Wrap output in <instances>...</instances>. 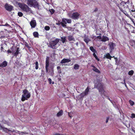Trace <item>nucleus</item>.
Returning a JSON list of instances; mask_svg holds the SVG:
<instances>
[{
  "instance_id": "nucleus-32",
  "label": "nucleus",
  "mask_w": 135,
  "mask_h": 135,
  "mask_svg": "<svg viewBox=\"0 0 135 135\" xmlns=\"http://www.w3.org/2000/svg\"><path fill=\"white\" fill-rule=\"evenodd\" d=\"M35 69L36 70H37L38 69V63L37 61H36L35 63Z\"/></svg>"
},
{
  "instance_id": "nucleus-44",
  "label": "nucleus",
  "mask_w": 135,
  "mask_h": 135,
  "mask_svg": "<svg viewBox=\"0 0 135 135\" xmlns=\"http://www.w3.org/2000/svg\"><path fill=\"white\" fill-rule=\"evenodd\" d=\"M85 93H84V92H83L81 93L80 95L81 97H83L85 95Z\"/></svg>"
},
{
  "instance_id": "nucleus-9",
  "label": "nucleus",
  "mask_w": 135,
  "mask_h": 135,
  "mask_svg": "<svg viewBox=\"0 0 135 135\" xmlns=\"http://www.w3.org/2000/svg\"><path fill=\"white\" fill-rule=\"evenodd\" d=\"M6 9L8 11H11L13 8V7L11 5H9L7 3H6L4 6Z\"/></svg>"
},
{
  "instance_id": "nucleus-58",
  "label": "nucleus",
  "mask_w": 135,
  "mask_h": 135,
  "mask_svg": "<svg viewBox=\"0 0 135 135\" xmlns=\"http://www.w3.org/2000/svg\"><path fill=\"white\" fill-rule=\"evenodd\" d=\"M4 38V37L2 36L1 37V38Z\"/></svg>"
},
{
  "instance_id": "nucleus-36",
  "label": "nucleus",
  "mask_w": 135,
  "mask_h": 135,
  "mask_svg": "<svg viewBox=\"0 0 135 135\" xmlns=\"http://www.w3.org/2000/svg\"><path fill=\"white\" fill-rule=\"evenodd\" d=\"M50 27L49 26H46L45 27V29L46 31H49L50 29Z\"/></svg>"
},
{
  "instance_id": "nucleus-10",
  "label": "nucleus",
  "mask_w": 135,
  "mask_h": 135,
  "mask_svg": "<svg viewBox=\"0 0 135 135\" xmlns=\"http://www.w3.org/2000/svg\"><path fill=\"white\" fill-rule=\"evenodd\" d=\"M50 69L49 70V72L47 73H49L50 75L52 76H53L54 74V66L50 67Z\"/></svg>"
},
{
  "instance_id": "nucleus-30",
  "label": "nucleus",
  "mask_w": 135,
  "mask_h": 135,
  "mask_svg": "<svg viewBox=\"0 0 135 135\" xmlns=\"http://www.w3.org/2000/svg\"><path fill=\"white\" fill-rule=\"evenodd\" d=\"M95 53H97V52H95L93 53V55L94 57L98 61H99V59L98 58V57L95 54Z\"/></svg>"
},
{
  "instance_id": "nucleus-54",
  "label": "nucleus",
  "mask_w": 135,
  "mask_h": 135,
  "mask_svg": "<svg viewBox=\"0 0 135 135\" xmlns=\"http://www.w3.org/2000/svg\"><path fill=\"white\" fill-rule=\"evenodd\" d=\"M107 97V99H108V100H109L110 101H111V100L110 99L109 97Z\"/></svg>"
},
{
  "instance_id": "nucleus-15",
  "label": "nucleus",
  "mask_w": 135,
  "mask_h": 135,
  "mask_svg": "<svg viewBox=\"0 0 135 135\" xmlns=\"http://www.w3.org/2000/svg\"><path fill=\"white\" fill-rule=\"evenodd\" d=\"M109 45L110 49L112 50L114 49V47L115 46V44L112 42H110L109 44Z\"/></svg>"
},
{
  "instance_id": "nucleus-56",
  "label": "nucleus",
  "mask_w": 135,
  "mask_h": 135,
  "mask_svg": "<svg viewBox=\"0 0 135 135\" xmlns=\"http://www.w3.org/2000/svg\"><path fill=\"white\" fill-rule=\"evenodd\" d=\"M3 47H1V50L2 51V50H3Z\"/></svg>"
},
{
  "instance_id": "nucleus-53",
  "label": "nucleus",
  "mask_w": 135,
  "mask_h": 135,
  "mask_svg": "<svg viewBox=\"0 0 135 135\" xmlns=\"http://www.w3.org/2000/svg\"><path fill=\"white\" fill-rule=\"evenodd\" d=\"M68 114L69 117H70V118H71L72 117V116L70 114L69 112H68Z\"/></svg>"
},
{
  "instance_id": "nucleus-52",
  "label": "nucleus",
  "mask_w": 135,
  "mask_h": 135,
  "mask_svg": "<svg viewBox=\"0 0 135 135\" xmlns=\"http://www.w3.org/2000/svg\"><path fill=\"white\" fill-rule=\"evenodd\" d=\"M54 135H64L62 134H60L59 133H56L54 134Z\"/></svg>"
},
{
  "instance_id": "nucleus-21",
  "label": "nucleus",
  "mask_w": 135,
  "mask_h": 135,
  "mask_svg": "<svg viewBox=\"0 0 135 135\" xmlns=\"http://www.w3.org/2000/svg\"><path fill=\"white\" fill-rule=\"evenodd\" d=\"M61 40L62 41V42L63 44L66 41V37L65 36L61 37Z\"/></svg>"
},
{
  "instance_id": "nucleus-33",
  "label": "nucleus",
  "mask_w": 135,
  "mask_h": 135,
  "mask_svg": "<svg viewBox=\"0 0 135 135\" xmlns=\"http://www.w3.org/2000/svg\"><path fill=\"white\" fill-rule=\"evenodd\" d=\"M134 71L133 70H131L129 71L128 74L129 75L132 76L134 73Z\"/></svg>"
},
{
  "instance_id": "nucleus-31",
  "label": "nucleus",
  "mask_w": 135,
  "mask_h": 135,
  "mask_svg": "<svg viewBox=\"0 0 135 135\" xmlns=\"http://www.w3.org/2000/svg\"><path fill=\"white\" fill-rule=\"evenodd\" d=\"M57 69L58 71V73L59 74H60L61 73V67L59 66H58L57 67Z\"/></svg>"
},
{
  "instance_id": "nucleus-47",
  "label": "nucleus",
  "mask_w": 135,
  "mask_h": 135,
  "mask_svg": "<svg viewBox=\"0 0 135 135\" xmlns=\"http://www.w3.org/2000/svg\"><path fill=\"white\" fill-rule=\"evenodd\" d=\"M7 52L8 54H9V53H11L12 52V51L10 50H8L7 51Z\"/></svg>"
},
{
  "instance_id": "nucleus-46",
  "label": "nucleus",
  "mask_w": 135,
  "mask_h": 135,
  "mask_svg": "<svg viewBox=\"0 0 135 135\" xmlns=\"http://www.w3.org/2000/svg\"><path fill=\"white\" fill-rule=\"evenodd\" d=\"M48 81L49 82V83L50 84H51L52 83V80L50 78H49L48 79Z\"/></svg>"
},
{
  "instance_id": "nucleus-45",
  "label": "nucleus",
  "mask_w": 135,
  "mask_h": 135,
  "mask_svg": "<svg viewBox=\"0 0 135 135\" xmlns=\"http://www.w3.org/2000/svg\"><path fill=\"white\" fill-rule=\"evenodd\" d=\"M132 118H135V114L134 113H132L131 114V117Z\"/></svg>"
},
{
  "instance_id": "nucleus-37",
  "label": "nucleus",
  "mask_w": 135,
  "mask_h": 135,
  "mask_svg": "<svg viewBox=\"0 0 135 135\" xmlns=\"http://www.w3.org/2000/svg\"><path fill=\"white\" fill-rule=\"evenodd\" d=\"M129 102L131 105L132 106L134 104V102L131 100H129Z\"/></svg>"
},
{
  "instance_id": "nucleus-50",
  "label": "nucleus",
  "mask_w": 135,
  "mask_h": 135,
  "mask_svg": "<svg viewBox=\"0 0 135 135\" xmlns=\"http://www.w3.org/2000/svg\"><path fill=\"white\" fill-rule=\"evenodd\" d=\"M98 10V9L97 8H95V9L94 11V12H96Z\"/></svg>"
},
{
  "instance_id": "nucleus-13",
  "label": "nucleus",
  "mask_w": 135,
  "mask_h": 135,
  "mask_svg": "<svg viewBox=\"0 0 135 135\" xmlns=\"http://www.w3.org/2000/svg\"><path fill=\"white\" fill-rule=\"evenodd\" d=\"M7 62L6 61H4L0 64V67H5L7 65Z\"/></svg>"
},
{
  "instance_id": "nucleus-16",
  "label": "nucleus",
  "mask_w": 135,
  "mask_h": 135,
  "mask_svg": "<svg viewBox=\"0 0 135 135\" xmlns=\"http://www.w3.org/2000/svg\"><path fill=\"white\" fill-rule=\"evenodd\" d=\"M1 128L5 132H7V131H11V132H14L15 131L13 130V131H12L8 129L7 128H6L2 127V126H1Z\"/></svg>"
},
{
  "instance_id": "nucleus-59",
  "label": "nucleus",
  "mask_w": 135,
  "mask_h": 135,
  "mask_svg": "<svg viewBox=\"0 0 135 135\" xmlns=\"http://www.w3.org/2000/svg\"><path fill=\"white\" fill-rule=\"evenodd\" d=\"M113 57H114V59L115 58V57H114V56Z\"/></svg>"
},
{
  "instance_id": "nucleus-25",
  "label": "nucleus",
  "mask_w": 135,
  "mask_h": 135,
  "mask_svg": "<svg viewBox=\"0 0 135 135\" xmlns=\"http://www.w3.org/2000/svg\"><path fill=\"white\" fill-rule=\"evenodd\" d=\"M105 57L107 59H109L110 60L111 59V58L112 57L110 56V54L109 53H108L106 54Z\"/></svg>"
},
{
  "instance_id": "nucleus-17",
  "label": "nucleus",
  "mask_w": 135,
  "mask_h": 135,
  "mask_svg": "<svg viewBox=\"0 0 135 135\" xmlns=\"http://www.w3.org/2000/svg\"><path fill=\"white\" fill-rule=\"evenodd\" d=\"M66 18H63L62 20V22L63 23L64 26H62L63 27L66 28V24H67V22H66Z\"/></svg>"
},
{
  "instance_id": "nucleus-19",
  "label": "nucleus",
  "mask_w": 135,
  "mask_h": 135,
  "mask_svg": "<svg viewBox=\"0 0 135 135\" xmlns=\"http://www.w3.org/2000/svg\"><path fill=\"white\" fill-rule=\"evenodd\" d=\"M109 40V38L108 37L103 36L102 37L101 41H102L105 42Z\"/></svg>"
},
{
  "instance_id": "nucleus-1",
  "label": "nucleus",
  "mask_w": 135,
  "mask_h": 135,
  "mask_svg": "<svg viewBox=\"0 0 135 135\" xmlns=\"http://www.w3.org/2000/svg\"><path fill=\"white\" fill-rule=\"evenodd\" d=\"M18 5L19 7L23 11L26 13H31L32 10L31 8L26 4L19 2L18 3Z\"/></svg>"
},
{
  "instance_id": "nucleus-38",
  "label": "nucleus",
  "mask_w": 135,
  "mask_h": 135,
  "mask_svg": "<svg viewBox=\"0 0 135 135\" xmlns=\"http://www.w3.org/2000/svg\"><path fill=\"white\" fill-rule=\"evenodd\" d=\"M105 91L104 92L103 90V91L102 92H100L101 93V95L103 97V96H105V90H104Z\"/></svg>"
},
{
  "instance_id": "nucleus-18",
  "label": "nucleus",
  "mask_w": 135,
  "mask_h": 135,
  "mask_svg": "<svg viewBox=\"0 0 135 135\" xmlns=\"http://www.w3.org/2000/svg\"><path fill=\"white\" fill-rule=\"evenodd\" d=\"M63 114V111L62 110H61L59 111L56 114L57 117H59L62 116Z\"/></svg>"
},
{
  "instance_id": "nucleus-57",
  "label": "nucleus",
  "mask_w": 135,
  "mask_h": 135,
  "mask_svg": "<svg viewBox=\"0 0 135 135\" xmlns=\"http://www.w3.org/2000/svg\"><path fill=\"white\" fill-rule=\"evenodd\" d=\"M52 84H54V81H52Z\"/></svg>"
},
{
  "instance_id": "nucleus-5",
  "label": "nucleus",
  "mask_w": 135,
  "mask_h": 135,
  "mask_svg": "<svg viewBox=\"0 0 135 135\" xmlns=\"http://www.w3.org/2000/svg\"><path fill=\"white\" fill-rule=\"evenodd\" d=\"M60 39L56 38L54 40H51L49 42L50 47L52 49H56V46L59 42Z\"/></svg>"
},
{
  "instance_id": "nucleus-40",
  "label": "nucleus",
  "mask_w": 135,
  "mask_h": 135,
  "mask_svg": "<svg viewBox=\"0 0 135 135\" xmlns=\"http://www.w3.org/2000/svg\"><path fill=\"white\" fill-rule=\"evenodd\" d=\"M96 34L97 35H99V34H97V33H96ZM99 35L100 36H97V38H98V39H99L100 40L102 38V37H101V36H100V35H101V33H100L99 34Z\"/></svg>"
},
{
  "instance_id": "nucleus-55",
  "label": "nucleus",
  "mask_w": 135,
  "mask_h": 135,
  "mask_svg": "<svg viewBox=\"0 0 135 135\" xmlns=\"http://www.w3.org/2000/svg\"><path fill=\"white\" fill-rule=\"evenodd\" d=\"M76 45L77 46H78V42H77L76 43Z\"/></svg>"
},
{
  "instance_id": "nucleus-8",
  "label": "nucleus",
  "mask_w": 135,
  "mask_h": 135,
  "mask_svg": "<svg viewBox=\"0 0 135 135\" xmlns=\"http://www.w3.org/2000/svg\"><path fill=\"white\" fill-rule=\"evenodd\" d=\"M30 24L31 27V28H35L36 25V21L35 20H32L30 22Z\"/></svg>"
},
{
  "instance_id": "nucleus-26",
  "label": "nucleus",
  "mask_w": 135,
  "mask_h": 135,
  "mask_svg": "<svg viewBox=\"0 0 135 135\" xmlns=\"http://www.w3.org/2000/svg\"><path fill=\"white\" fill-rule=\"evenodd\" d=\"M33 35L35 37H38V33L37 32H35L33 33Z\"/></svg>"
},
{
  "instance_id": "nucleus-51",
  "label": "nucleus",
  "mask_w": 135,
  "mask_h": 135,
  "mask_svg": "<svg viewBox=\"0 0 135 135\" xmlns=\"http://www.w3.org/2000/svg\"><path fill=\"white\" fill-rule=\"evenodd\" d=\"M123 2L124 3V4H126L127 3L128 4V3H129V0H128V1L127 2Z\"/></svg>"
},
{
  "instance_id": "nucleus-20",
  "label": "nucleus",
  "mask_w": 135,
  "mask_h": 135,
  "mask_svg": "<svg viewBox=\"0 0 135 135\" xmlns=\"http://www.w3.org/2000/svg\"><path fill=\"white\" fill-rule=\"evenodd\" d=\"M68 39L70 41H71L72 40H74V38L73 37V36H68Z\"/></svg>"
},
{
  "instance_id": "nucleus-43",
  "label": "nucleus",
  "mask_w": 135,
  "mask_h": 135,
  "mask_svg": "<svg viewBox=\"0 0 135 135\" xmlns=\"http://www.w3.org/2000/svg\"><path fill=\"white\" fill-rule=\"evenodd\" d=\"M84 41L87 44L88 43V42H89V41L88 40V39H86V38H84Z\"/></svg>"
},
{
  "instance_id": "nucleus-34",
  "label": "nucleus",
  "mask_w": 135,
  "mask_h": 135,
  "mask_svg": "<svg viewBox=\"0 0 135 135\" xmlns=\"http://www.w3.org/2000/svg\"><path fill=\"white\" fill-rule=\"evenodd\" d=\"M56 24L57 25H61L62 26H64V25L62 22H60V21H58L57 23H56Z\"/></svg>"
},
{
  "instance_id": "nucleus-4",
  "label": "nucleus",
  "mask_w": 135,
  "mask_h": 135,
  "mask_svg": "<svg viewBox=\"0 0 135 135\" xmlns=\"http://www.w3.org/2000/svg\"><path fill=\"white\" fill-rule=\"evenodd\" d=\"M104 84L100 83L99 82H97L94 85V88H97L99 90V92H102L103 90L105 91L103 89Z\"/></svg>"
},
{
  "instance_id": "nucleus-48",
  "label": "nucleus",
  "mask_w": 135,
  "mask_h": 135,
  "mask_svg": "<svg viewBox=\"0 0 135 135\" xmlns=\"http://www.w3.org/2000/svg\"><path fill=\"white\" fill-rule=\"evenodd\" d=\"M109 117H107L106 121V123H107L109 119Z\"/></svg>"
},
{
  "instance_id": "nucleus-39",
  "label": "nucleus",
  "mask_w": 135,
  "mask_h": 135,
  "mask_svg": "<svg viewBox=\"0 0 135 135\" xmlns=\"http://www.w3.org/2000/svg\"><path fill=\"white\" fill-rule=\"evenodd\" d=\"M18 15L20 17H21L22 16L23 14L21 12H18Z\"/></svg>"
},
{
  "instance_id": "nucleus-23",
  "label": "nucleus",
  "mask_w": 135,
  "mask_h": 135,
  "mask_svg": "<svg viewBox=\"0 0 135 135\" xmlns=\"http://www.w3.org/2000/svg\"><path fill=\"white\" fill-rule=\"evenodd\" d=\"M131 3V4H130V6L129 7L131 8V9H132L131 10L132 12H134L135 11V9L134 8V6L133 5L132 3Z\"/></svg>"
},
{
  "instance_id": "nucleus-6",
  "label": "nucleus",
  "mask_w": 135,
  "mask_h": 135,
  "mask_svg": "<svg viewBox=\"0 0 135 135\" xmlns=\"http://www.w3.org/2000/svg\"><path fill=\"white\" fill-rule=\"evenodd\" d=\"M54 66L53 65H50L49 63V57H47L46 58L45 61V70L46 73L49 72V70L50 69V67Z\"/></svg>"
},
{
  "instance_id": "nucleus-49",
  "label": "nucleus",
  "mask_w": 135,
  "mask_h": 135,
  "mask_svg": "<svg viewBox=\"0 0 135 135\" xmlns=\"http://www.w3.org/2000/svg\"><path fill=\"white\" fill-rule=\"evenodd\" d=\"M67 28L69 30H71L72 29L71 27H68Z\"/></svg>"
},
{
  "instance_id": "nucleus-35",
  "label": "nucleus",
  "mask_w": 135,
  "mask_h": 135,
  "mask_svg": "<svg viewBox=\"0 0 135 135\" xmlns=\"http://www.w3.org/2000/svg\"><path fill=\"white\" fill-rule=\"evenodd\" d=\"M16 47L14 46H13L10 48V49L11 50V51H12V52H13L16 49Z\"/></svg>"
},
{
  "instance_id": "nucleus-24",
  "label": "nucleus",
  "mask_w": 135,
  "mask_h": 135,
  "mask_svg": "<svg viewBox=\"0 0 135 135\" xmlns=\"http://www.w3.org/2000/svg\"><path fill=\"white\" fill-rule=\"evenodd\" d=\"M90 50L93 53L97 52V51L94 48L93 46H90L89 47Z\"/></svg>"
},
{
  "instance_id": "nucleus-3",
  "label": "nucleus",
  "mask_w": 135,
  "mask_h": 135,
  "mask_svg": "<svg viewBox=\"0 0 135 135\" xmlns=\"http://www.w3.org/2000/svg\"><path fill=\"white\" fill-rule=\"evenodd\" d=\"M27 3L29 6L34 7H38L39 4L36 0H27Z\"/></svg>"
},
{
  "instance_id": "nucleus-41",
  "label": "nucleus",
  "mask_w": 135,
  "mask_h": 135,
  "mask_svg": "<svg viewBox=\"0 0 135 135\" xmlns=\"http://www.w3.org/2000/svg\"><path fill=\"white\" fill-rule=\"evenodd\" d=\"M66 20L67 22L68 23H71V21L70 19H68L66 18Z\"/></svg>"
},
{
  "instance_id": "nucleus-29",
  "label": "nucleus",
  "mask_w": 135,
  "mask_h": 135,
  "mask_svg": "<svg viewBox=\"0 0 135 135\" xmlns=\"http://www.w3.org/2000/svg\"><path fill=\"white\" fill-rule=\"evenodd\" d=\"M79 66L78 64H75L74 65V69L75 70H78L79 69Z\"/></svg>"
},
{
  "instance_id": "nucleus-60",
  "label": "nucleus",
  "mask_w": 135,
  "mask_h": 135,
  "mask_svg": "<svg viewBox=\"0 0 135 135\" xmlns=\"http://www.w3.org/2000/svg\"><path fill=\"white\" fill-rule=\"evenodd\" d=\"M127 7H129V6H128Z\"/></svg>"
},
{
  "instance_id": "nucleus-42",
  "label": "nucleus",
  "mask_w": 135,
  "mask_h": 135,
  "mask_svg": "<svg viewBox=\"0 0 135 135\" xmlns=\"http://www.w3.org/2000/svg\"><path fill=\"white\" fill-rule=\"evenodd\" d=\"M51 14H53L55 12V10L53 9H51V10H50Z\"/></svg>"
},
{
  "instance_id": "nucleus-14",
  "label": "nucleus",
  "mask_w": 135,
  "mask_h": 135,
  "mask_svg": "<svg viewBox=\"0 0 135 135\" xmlns=\"http://www.w3.org/2000/svg\"><path fill=\"white\" fill-rule=\"evenodd\" d=\"M71 61V60L68 59H64L61 60V64L65 63L66 62H69Z\"/></svg>"
},
{
  "instance_id": "nucleus-22",
  "label": "nucleus",
  "mask_w": 135,
  "mask_h": 135,
  "mask_svg": "<svg viewBox=\"0 0 135 135\" xmlns=\"http://www.w3.org/2000/svg\"><path fill=\"white\" fill-rule=\"evenodd\" d=\"M90 88H89L88 87H87L85 90L84 93L85 96L87 95L88 94V92L89 91Z\"/></svg>"
},
{
  "instance_id": "nucleus-28",
  "label": "nucleus",
  "mask_w": 135,
  "mask_h": 135,
  "mask_svg": "<svg viewBox=\"0 0 135 135\" xmlns=\"http://www.w3.org/2000/svg\"><path fill=\"white\" fill-rule=\"evenodd\" d=\"M30 44H28L27 42H25V46L27 47L29 50H30L31 47L30 46Z\"/></svg>"
},
{
  "instance_id": "nucleus-7",
  "label": "nucleus",
  "mask_w": 135,
  "mask_h": 135,
  "mask_svg": "<svg viewBox=\"0 0 135 135\" xmlns=\"http://www.w3.org/2000/svg\"><path fill=\"white\" fill-rule=\"evenodd\" d=\"M80 15V14L78 13L75 12L74 13L72 14L71 17L74 20L77 19L79 18Z\"/></svg>"
},
{
  "instance_id": "nucleus-27",
  "label": "nucleus",
  "mask_w": 135,
  "mask_h": 135,
  "mask_svg": "<svg viewBox=\"0 0 135 135\" xmlns=\"http://www.w3.org/2000/svg\"><path fill=\"white\" fill-rule=\"evenodd\" d=\"M19 134H28L29 133L28 132H27L24 131V132H20V131H18Z\"/></svg>"
},
{
  "instance_id": "nucleus-11",
  "label": "nucleus",
  "mask_w": 135,
  "mask_h": 135,
  "mask_svg": "<svg viewBox=\"0 0 135 135\" xmlns=\"http://www.w3.org/2000/svg\"><path fill=\"white\" fill-rule=\"evenodd\" d=\"M20 50L19 47H17L16 49V51L14 53V56L16 57H17V55L20 53V52H19Z\"/></svg>"
},
{
  "instance_id": "nucleus-12",
  "label": "nucleus",
  "mask_w": 135,
  "mask_h": 135,
  "mask_svg": "<svg viewBox=\"0 0 135 135\" xmlns=\"http://www.w3.org/2000/svg\"><path fill=\"white\" fill-rule=\"evenodd\" d=\"M91 67L93 68L92 70L95 72L98 73H100V71L93 65H91Z\"/></svg>"
},
{
  "instance_id": "nucleus-2",
  "label": "nucleus",
  "mask_w": 135,
  "mask_h": 135,
  "mask_svg": "<svg viewBox=\"0 0 135 135\" xmlns=\"http://www.w3.org/2000/svg\"><path fill=\"white\" fill-rule=\"evenodd\" d=\"M23 94L22 95L21 100L22 101H24L26 100H27L28 98L30 97L31 95L30 93L28 92V91L25 89L23 90Z\"/></svg>"
}]
</instances>
